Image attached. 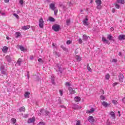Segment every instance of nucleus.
I'll list each match as a JSON object with an SVG mask.
<instances>
[{
	"label": "nucleus",
	"mask_w": 125,
	"mask_h": 125,
	"mask_svg": "<svg viewBox=\"0 0 125 125\" xmlns=\"http://www.w3.org/2000/svg\"><path fill=\"white\" fill-rule=\"evenodd\" d=\"M52 29L55 31V32H58L60 30V25L59 24H54L52 26Z\"/></svg>",
	"instance_id": "nucleus-1"
},
{
	"label": "nucleus",
	"mask_w": 125,
	"mask_h": 125,
	"mask_svg": "<svg viewBox=\"0 0 125 125\" xmlns=\"http://www.w3.org/2000/svg\"><path fill=\"white\" fill-rule=\"evenodd\" d=\"M44 21H43V19H42V18H41L39 20V27L42 29L43 28V23Z\"/></svg>",
	"instance_id": "nucleus-2"
},
{
	"label": "nucleus",
	"mask_w": 125,
	"mask_h": 125,
	"mask_svg": "<svg viewBox=\"0 0 125 125\" xmlns=\"http://www.w3.org/2000/svg\"><path fill=\"white\" fill-rule=\"evenodd\" d=\"M88 122H89V123H90V124H93L95 120L94 119V118L93 116H89L88 118Z\"/></svg>",
	"instance_id": "nucleus-3"
},
{
	"label": "nucleus",
	"mask_w": 125,
	"mask_h": 125,
	"mask_svg": "<svg viewBox=\"0 0 125 125\" xmlns=\"http://www.w3.org/2000/svg\"><path fill=\"white\" fill-rule=\"evenodd\" d=\"M68 89L70 94H75V93H76V91L75 90H73L72 87H68Z\"/></svg>",
	"instance_id": "nucleus-4"
},
{
	"label": "nucleus",
	"mask_w": 125,
	"mask_h": 125,
	"mask_svg": "<svg viewBox=\"0 0 125 125\" xmlns=\"http://www.w3.org/2000/svg\"><path fill=\"white\" fill-rule=\"evenodd\" d=\"M49 8L51 9V10H55L57 8L55 7V4L50 3L49 5Z\"/></svg>",
	"instance_id": "nucleus-5"
},
{
	"label": "nucleus",
	"mask_w": 125,
	"mask_h": 125,
	"mask_svg": "<svg viewBox=\"0 0 125 125\" xmlns=\"http://www.w3.org/2000/svg\"><path fill=\"white\" fill-rule=\"evenodd\" d=\"M35 121H36L35 117H33L32 118L28 119L27 121V123L28 124H32L33 123H35Z\"/></svg>",
	"instance_id": "nucleus-6"
},
{
	"label": "nucleus",
	"mask_w": 125,
	"mask_h": 125,
	"mask_svg": "<svg viewBox=\"0 0 125 125\" xmlns=\"http://www.w3.org/2000/svg\"><path fill=\"white\" fill-rule=\"evenodd\" d=\"M83 24L84 26H88V19L85 18L83 20Z\"/></svg>",
	"instance_id": "nucleus-7"
},
{
	"label": "nucleus",
	"mask_w": 125,
	"mask_h": 125,
	"mask_svg": "<svg viewBox=\"0 0 125 125\" xmlns=\"http://www.w3.org/2000/svg\"><path fill=\"white\" fill-rule=\"evenodd\" d=\"M119 82H120V83H123V82H124V75H123V74H119Z\"/></svg>",
	"instance_id": "nucleus-8"
},
{
	"label": "nucleus",
	"mask_w": 125,
	"mask_h": 125,
	"mask_svg": "<svg viewBox=\"0 0 125 125\" xmlns=\"http://www.w3.org/2000/svg\"><path fill=\"white\" fill-rule=\"evenodd\" d=\"M119 41H123L125 40V35H120L118 36Z\"/></svg>",
	"instance_id": "nucleus-9"
},
{
	"label": "nucleus",
	"mask_w": 125,
	"mask_h": 125,
	"mask_svg": "<svg viewBox=\"0 0 125 125\" xmlns=\"http://www.w3.org/2000/svg\"><path fill=\"white\" fill-rule=\"evenodd\" d=\"M102 104L103 106H104V107H105V108H107V107H108V106H110V105H111L110 104H107L105 101L103 102Z\"/></svg>",
	"instance_id": "nucleus-10"
},
{
	"label": "nucleus",
	"mask_w": 125,
	"mask_h": 125,
	"mask_svg": "<svg viewBox=\"0 0 125 125\" xmlns=\"http://www.w3.org/2000/svg\"><path fill=\"white\" fill-rule=\"evenodd\" d=\"M38 116L41 117V116H44V110L41 109L40 113H38Z\"/></svg>",
	"instance_id": "nucleus-11"
},
{
	"label": "nucleus",
	"mask_w": 125,
	"mask_h": 125,
	"mask_svg": "<svg viewBox=\"0 0 125 125\" xmlns=\"http://www.w3.org/2000/svg\"><path fill=\"white\" fill-rule=\"evenodd\" d=\"M109 115H110L111 117H112L113 120H115L116 119V115L115 114V112L111 111L109 113Z\"/></svg>",
	"instance_id": "nucleus-12"
},
{
	"label": "nucleus",
	"mask_w": 125,
	"mask_h": 125,
	"mask_svg": "<svg viewBox=\"0 0 125 125\" xmlns=\"http://www.w3.org/2000/svg\"><path fill=\"white\" fill-rule=\"evenodd\" d=\"M31 28L30 25H26L21 27V30H29Z\"/></svg>",
	"instance_id": "nucleus-13"
},
{
	"label": "nucleus",
	"mask_w": 125,
	"mask_h": 125,
	"mask_svg": "<svg viewBox=\"0 0 125 125\" xmlns=\"http://www.w3.org/2000/svg\"><path fill=\"white\" fill-rule=\"evenodd\" d=\"M102 41L104 42H105V43H107V44H110V42H109V41L107 40L106 38H105V37H102Z\"/></svg>",
	"instance_id": "nucleus-14"
},
{
	"label": "nucleus",
	"mask_w": 125,
	"mask_h": 125,
	"mask_svg": "<svg viewBox=\"0 0 125 125\" xmlns=\"http://www.w3.org/2000/svg\"><path fill=\"white\" fill-rule=\"evenodd\" d=\"M94 112V108H92L90 110H87L86 111V114H91Z\"/></svg>",
	"instance_id": "nucleus-15"
},
{
	"label": "nucleus",
	"mask_w": 125,
	"mask_h": 125,
	"mask_svg": "<svg viewBox=\"0 0 125 125\" xmlns=\"http://www.w3.org/2000/svg\"><path fill=\"white\" fill-rule=\"evenodd\" d=\"M2 50L4 53H6V52H7V50H8V47L5 46L3 47Z\"/></svg>",
	"instance_id": "nucleus-16"
},
{
	"label": "nucleus",
	"mask_w": 125,
	"mask_h": 125,
	"mask_svg": "<svg viewBox=\"0 0 125 125\" xmlns=\"http://www.w3.org/2000/svg\"><path fill=\"white\" fill-rule=\"evenodd\" d=\"M6 60L9 63H10L11 62V58H10V56H6L5 57Z\"/></svg>",
	"instance_id": "nucleus-17"
},
{
	"label": "nucleus",
	"mask_w": 125,
	"mask_h": 125,
	"mask_svg": "<svg viewBox=\"0 0 125 125\" xmlns=\"http://www.w3.org/2000/svg\"><path fill=\"white\" fill-rule=\"evenodd\" d=\"M75 59L76 60H77L78 62H81V60H82V58H81V57L79 55H76L75 56Z\"/></svg>",
	"instance_id": "nucleus-18"
},
{
	"label": "nucleus",
	"mask_w": 125,
	"mask_h": 125,
	"mask_svg": "<svg viewBox=\"0 0 125 125\" xmlns=\"http://www.w3.org/2000/svg\"><path fill=\"white\" fill-rule=\"evenodd\" d=\"M54 81H55L54 77L53 76H52L51 79V82L54 85H55V82Z\"/></svg>",
	"instance_id": "nucleus-19"
},
{
	"label": "nucleus",
	"mask_w": 125,
	"mask_h": 125,
	"mask_svg": "<svg viewBox=\"0 0 125 125\" xmlns=\"http://www.w3.org/2000/svg\"><path fill=\"white\" fill-rule=\"evenodd\" d=\"M19 48L20 49H21V51H23V52L27 51V49H25V48L22 46L20 45Z\"/></svg>",
	"instance_id": "nucleus-20"
},
{
	"label": "nucleus",
	"mask_w": 125,
	"mask_h": 125,
	"mask_svg": "<svg viewBox=\"0 0 125 125\" xmlns=\"http://www.w3.org/2000/svg\"><path fill=\"white\" fill-rule=\"evenodd\" d=\"M25 111H26V108L24 106H22L19 108L20 112H25Z\"/></svg>",
	"instance_id": "nucleus-21"
},
{
	"label": "nucleus",
	"mask_w": 125,
	"mask_h": 125,
	"mask_svg": "<svg viewBox=\"0 0 125 125\" xmlns=\"http://www.w3.org/2000/svg\"><path fill=\"white\" fill-rule=\"evenodd\" d=\"M107 40H109V41H114L113 37L111 35H107Z\"/></svg>",
	"instance_id": "nucleus-22"
},
{
	"label": "nucleus",
	"mask_w": 125,
	"mask_h": 125,
	"mask_svg": "<svg viewBox=\"0 0 125 125\" xmlns=\"http://www.w3.org/2000/svg\"><path fill=\"white\" fill-rule=\"evenodd\" d=\"M24 95L25 98H29L30 97V93L29 92H26Z\"/></svg>",
	"instance_id": "nucleus-23"
},
{
	"label": "nucleus",
	"mask_w": 125,
	"mask_h": 125,
	"mask_svg": "<svg viewBox=\"0 0 125 125\" xmlns=\"http://www.w3.org/2000/svg\"><path fill=\"white\" fill-rule=\"evenodd\" d=\"M95 2L97 5L102 4V1L101 0H95Z\"/></svg>",
	"instance_id": "nucleus-24"
},
{
	"label": "nucleus",
	"mask_w": 125,
	"mask_h": 125,
	"mask_svg": "<svg viewBox=\"0 0 125 125\" xmlns=\"http://www.w3.org/2000/svg\"><path fill=\"white\" fill-rule=\"evenodd\" d=\"M20 36H21V33L20 32H16L15 38H16V39H18V37H20Z\"/></svg>",
	"instance_id": "nucleus-25"
},
{
	"label": "nucleus",
	"mask_w": 125,
	"mask_h": 125,
	"mask_svg": "<svg viewBox=\"0 0 125 125\" xmlns=\"http://www.w3.org/2000/svg\"><path fill=\"white\" fill-rule=\"evenodd\" d=\"M21 63H22V59H19L17 62V64H18L19 66H21Z\"/></svg>",
	"instance_id": "nucleus-26"
},
{
	"label": "nucleus",
	"mask_w": 125,
	"mask_h": 125,
	"mask_svg": "<svg viewBox=\"0 0 125 125\" xmlns=\"http://www.w3.org/2000/svg\"><path fill=\"white\" fill-rule=\"evenodd\" d=\"M83 41H87L88 40V37L86 35H83Z\"/></svg>",
	"instance_id": "nucleus-27"
},
{
	"label": "nucleus",
	"mask_w": 125,
	"mask_h": 125,
	"mask_svg": "<svg viewBox=\"0 0 125 125\" xmlns=\"http://www.w3.org/2000/svg\"><path fill=\"white\" fill-rule=\"evenodd\" d=\"M74 100L76 102H79V101H81V98L80 97H75Z\"/></svg>",
	"instance_id": "nucleus-28"
},
{
	"label": "nucleus",
	"mask_w": 125,
	"mask_h": 125,
	"mask_svg": "<svg viewBox=\"0 0 125 125\" xmlns=\"http://www.w3.org/2000/svg\"><path fill=\"white\" fill-rule=\"evenodd\" d=\"M61 48H62L64 51H66V52H68L69 51V50H68L67 48L64 47V46H63V45H61Z\"/></svg>",
	"instance_id": "nucleus-29"
},
{
	"label": "nucleus",
	"mask_w": 125,
	"mask_h": 125,
	"mask_svg": "<svg viewBox=\"0 0 125 125\" xmlns=\"http://www.w3.org/2000/svg\"><path fill=\"white\" fill-rule=\"evenodd\" d=\"M117 2L121 4H125V0H117Z\"/></svg>",
	"instance_id": "nucleus-30"
},
{
	"label": "nucleus",
	"mask_w": 125,
	"mask_h": 125,
	"mask_svg": "<svg viewBox=\"0 0 125 125\" xmlns=\"http://www.w3.org/2000/svg\"><path fill=\"white\" fill-rule=\"evenodd\" d=\"M11 123H12V124H13V125H14V124L16 123V119L11 118Z\"/></svg>",
	"instance_id": "nucleus-31"
},
{
	"label": "nucleus",
	"mask_w": 125,
	"mask_h": 125,
	"mask_svg": "<svg viewBox=\"0 0 125 125\" xmlns=\"http://www.w3.org/2000/svg\"><path fill=\"white\" fill-rule=\"evenodd\" d=\"M72 108L75 110H77V109H79V105L77 104H74Z\"/></svg>",
	"instance_id": "nucleus-32"
},
{
	"label": "nucleus",
	"mask_w": 125,
	"mask_h": 125,
	"mask_svg": "<svg viewBox=\"0 0 125 125\" xmlns=\"http://www.w3.org/2000/svg\"><path fill=\"white\" fill-rule=\"evenodd\" d=\"M49 21L50 22H54L55 21V20L53 18H52V17H49Z\"/></svg>",
	"instance_id": "nucleus-33"
},
{
	"label": "nucleus",
	"mask_w": 125,
	"mask_h": 125,
	"mask_svg": "<svg viewBox=\"0 0 125 125\" xmlns=\"http://www.w3.org/2000/svg\"><path fill=\"white\" fill-rule=\"evenodd\" d=\"M96 8H97V9H99V10H100L102 8V6L101 5V4L97 5V7H96Z\"/></svg>",
	"instance_id": "nucleus-34"
},
{
	"label": "nucleus",
	"mask_w": 125,
	"mask_h": 125,
	"mask_svg": "<svg viewBox=\"0 0 125 125\" xmlns=\"http://www.w3.org/2000/svg\"><path fill=\"white\" fill-rule=\"evenodd\" d=\"M114 5H115L116 8H117V9H120V5H119L118 3H115L114 4Z\"/></svg>",
	"instance_id": "nucleus-35"
},
{
	"label": "nucleus",
	"mask_w": 125,
	"mask_h": 125,
	"mask_svg": "<svg viewBox=\"0 0 125 125\" xmlns=\"http://www.w3.org/2000/svg\"><path fill=\"white\" fill-rule=\"evenodd\" d=\"M112 103L114 104V105H117L118 104V101L115 100H113L112 101Z\"/></svg>",
	"instance_id": "nucleus-36"
},
{
	"label": "nucleus",
	"mask_w": 125,
	"mask_h": 125,
	"mask_svg": "<svg viewBox=\"0 0 125 125\" xmlns=\"http://www.w3.org/2000/svg\"><path fill=\"white\" fill-rule=\"evenodd\" d=\"M54 12V15H57V13H58V9H55V10H53Z\"/></svg>",
	"instance_id": "nucleus-37"
},
{
	"label": "nucleus",
	"mask_w": 125,
	"mask_h": 125,
	"mask_svg": "<svg viewBox=\"0 0 125 125\" xmlns=\"http://www.w3.org/2000/svg\"><path fill=\"white\" fill-rule=\"evenodd\" d=\"M87 69L90 72H91V68H90V66H89V64L88 63L87 64Z\"/></svg>",
	"instance_id": "nucleus-38"
},
{
	"label": "nucleus",
	"mask_w": 125,
	"mask_h": 125,
	"mask_svg": "<svg viewBox=\"0 0 125 125\" xmlns=\"http://www.w3.org/2000/svg\"><path fill=\"white\" fill-rule=\"evenodd\" d=\"M65 85L66 86H71V83L69 82H67L65 83Z\"/></svg>",
	"instance_id": "nucleus-39"
},
{
	"label": "nucleus",
	"mask_w": 125,
	"mask_h": 125,
	"mask_svg": "<svg viewBox=\"0 0 125 125\" xmlns=\"http://www.w3.org/2000/svg\"><path fill=\"white\" fill-rule=\"evenodd\" d=\"M57 67H58V69H59V71H61V65L59 64H57Z\"/></svg>",
	"instance_id": "nucleus-40"
},
{
	"label": "nucleus",
	"mask_w": 125,
	"mask_h": 125,
	"mask_svg": "<svg viewBox=\"0 0 125 125\" xmlns=\"http://www.w3.org/2000/svg\"><path fill=\"white\" fill-rule=\"evenodd\" d=\"M49 114V111H46V110H44V116H48V115Z\"/></svg>",
	"instance_id": "nucleus-41"
},
{
	"label": "nucleus",
	"mask_w": 125,
	"mask_h": 125,
	"mask_svg": "<svg viewBox=\"0 0 125 125\" xmlns=\"http://www.w3.org/2000/svg\"><path fill=\"white\" fill-rule=\"evenodd\" d=\"M13 16H15V17H16V18H17V19H19V16H18V15H17V14L14 13L13 14Z\"/></svg>",
	"instance_id": "nucleus-42"
},
{
	"label": "nucleus",
	"mask_w": 125,
	"mask_h": 125,
	"mask_svg": "<svg viewBox=\"0 0 125 125\" xmlns=\"http://www.w3.org/2000/svg\"><path fill=\"white\" fill-rule=\"evenodd\" d=\"M71 22V21H70V19H67L66 20V24L67 26H69L70 25V22Z\"/></svg>",
	"instance_id": "nucleus-43"
},
{
	"label": "nucleus",
	"mask_w": 125,
	"mask_h": 125,
	"mask_svg": "<svg viewBox=\"0 0 125 125\" xmlns=\"http://www.w3.org/2000/svg\"><path fill=\"white\" fill-rule=\"evenodd\" d=\"M105 79L106 80H109V79H110V75L109 74L105 75Z\"/></svg>",
	"instance_id": "nucleus-44"
},
{
	"label": "nucleus",
	"mask_w": 125,
	"mask_h": 125,
	"mask_svg": "<svg viewBox=\"0 0 125 125\" xmlns=\"http://www.w3.org/2000/svg\"><path fill=\"white\" fill-rule=\"evenodd\" d=\"M55 54H56V56H57V57H60V53H59L57 52H55Z\"/></svg>",
	"instance_id": "nucleus-45"
},
{
	"label": "nucleus",
	"mask_w": 125,
	"mask_h": 125,
	"mask_svg": "<svg viewBox=\"0 0 125 125\" xmlns=\"http://www.w3.org/2000/svg\"><path fill=\"white\" fill-rule=\"evenodd\" d=\"M1 74H2L3 75H5L6 72H5V69L0 70Z\"/></svg>",
	"instance_id": "nucleus-46"
},
{
	"label": "nucleus",
	"mask_w": 125,
	"mask_h": 125,
	"mask_svg": "<svg viewBox=\"0 0 125 125\" xmlns=\"http://www.w3.org/2000/svg\"><path fill=\"white\" fill-rule=\"evenodd\" d=\"M2 70H4V65H3L0 66V70L1 71Z\"/></svg>",
	"instance_id": "nucleus-47"
},
{
	"label": "nucleus",
	"mask_w": 125,
	"mask_h": 125,
	"mask_svg": "<svg viewBox=\"0 0 125 125\" xmlns=\"http://www.w3.org/2000/svg\"><path fill=\"white\" fill-rule=\"evenodd\" d=\"M100 98H101V100H105V97L103 95H101L100 96Z\"/></svg>",
	"instance_id": "nucleus-48"
},
{
	"label": "nucleus",
	"mask_w": 125,
	"mask_h": 125,
	"mask_svg": "<svg viewBox=\"0 0 125 125\" xmlns=\"http://www.w3.org/2000/svg\"><path fill=\"white\" fill-rule=\"evenodd\" d=\"M117 61H118L117 60V59H113L112 60V62L113 63H117Z\"/></svg>",
	"instance_id": "nucleus-49"
},
{
	"label": "nucleus",
	"mask_w": 125,
	"mask_h": 125,
	"mask_svg": "<svg viewBox=\"0 0 125 125\" xmlns=\"http://www.w3.org/2000/svg\"><path fill=\"white\" fill-rule=\"evenodd\" d=\"M38 62H40V63H43V61L42 59H39Z\"/></svg>",
	"instance_id": "nucleus-50"
},
{
	"label": "nucleus",
	"mask_w": 125,
	"mask_h": 125,
	"mask_svg": "<svg viewBox=\"0 0 125 125\" xmlns=\"http://www.w3.org/2000/svg\"><path fill=\"white\" fill-rule=\"evenodd\" d=\"M34 58H35V57L33 55L30 56V59L31 60H34Z\"/></svg>",
	"instance_id": "nucleus-51"
},
{
	"label": "nucleus",
	"mask_w": 125,
	"mask_h": 125,
	"mask_svg": "<svg viewBox=\"0 0 125 125\" xmlns=\"http://www.w3.org/2000/svg\"><path fill=\"white\" fill-rule=\"evenodd\" d=\"M27 76L28 79H30V73L29 72V71H27Z\"/></svg>",
	"instance_id": "nucleus-52"
},
{
	"label": "nucleus",
	"mask_w": 125,
	"mask_h": 125,
	"mask_svg": "<svg viewBox=\"0 0 125 125\" xmlns=\"http://www.w3.org/2000/svg\"><path fill=\"white\" fill-rule=\"evenodd\" d=\"M71 42H72L70 40H68L66 42V43L67 44H71Z\"/></svg>",
	"instance_id": "nucleus-53"
},
{
	"label": "nucleus",
	"mask_w": 125,
	"mask_h": 125,
	"mask_svg": "<svg viewBox=\"0 0 125 125\" xmlns=\"http://www.w3.org/2000/svg\"><path fill=\"white\" fill-rule=\"evenodd\" d=\"M20 3L22 5L24 3L23 0H20Z\"/></svg>",
	"instance_id": "nucleus-54"
},
{
	"label": "nucleus",
	"mask_w": 125,
	"mask_h": 125,
	"mask_svg": "<svg viewBox=\"0 0 125 125\" xmlns=\"http://www.w3.org/2000/svg\"><path fill=\"white\" fill-rule=\"evenodd\" d=\"M115 12H116V9L113 8L112 9V13H115Z\"/></svg>",
	"instance_id": "nucleus-55"
},
{
	"label": "nucleus",
	"mask_w": 125,
	"mask_h": 125,
	"mask_svg": "<svg viewBox=\"0 0 125 125\" xmlns=\"http://www.w3.org/2000/svg\"><path fill=\"white\" fill-rule=\"evenodd\" d=\"M78 42H79V43H83V40H82L81 39H79V40H78Z\"/></svg>",
	"instance_id": "nucleus-56"
},
{
	"label": "nucleus",
	"mask_w": 125,
	"mask_h": 125,
	"mask_svg": "<svg viewBox=\"0 0 125 125\" xmlns=\"http://www.w3.org/2000/svg\"><path fill=\"white\" fill-rule=\"evenodd\" d=\"M59 92L61 95V96H62V95H63V91L62 90H59Z\"/></svg>",
	"instance_id": "nucleus-57"
},
{
	"label": "nucleus",
	"mask_w": 125,
	"mask_h": 125,
	"mask_svg": "<svg viewBox=\"0 0 125 125\" xmlns=\"http://www.w3.org/2000/svg\"><path fill=\"white\" fill-rule=\"evenodd\" d=\"M76 125H81V121H78L76 123Z\"/></svg>",
	"instance_id": "nucleus-58"
},
{
	"label": "nucleus",
	"mask_w": 125,
	"mask_h": 125,
	"mask_svg": "<svg viewBox=\"0 0 125 125\" xmlns=\"http://www.w3.org/2000/svg\"><path fill=\"white\" fill-rule=\"evenodd\" d=\"M38 125H44V123L43 122H40Z\"/></svg>",
	"instance_id": "nucleus-59"
},
{
	"label": "nucleus",
	"mask_w": 125,
	"mask_h": 125,
	"mask_svg": "<svg viewBox=\"0 0 125 125\" xmlns=\"http://www.w3.org/2000/svg\"><path fill=\"white\" fill-rule=\"evenodd\" d=\"M60 107H61V108H63V109L67 108V107H66V106H65L64 105H61Z\"/></svg>",
	"instance_id": "nucleus-60"
},
{
	"label": "nucleus",
	"mask_w": 125,
	"mask_h": 125,
	"mask_svg": "<svg viewBox=\"0 0 125 125\" xmlns=\"http://www.w3.org/2000/svg\"><path fill=\"white\" fill-rule=\"evenodd\" d=\"M4 1L5 3H8V2H9V0H4Z\"/></svg>",
	"instance_id": "nucleus-61"
},
{
	"label": "nucleus",
	"mask_w": 125,
	"mask_h": 125,
	"mask_svg": "<svg viewBox=\"0 0 125 125\" xmlns=\"http://www.w3.org/2000/svg\"><path fill=\"white\" fill-rule=\"evenodd\" d=\"M52 46L54 47V48H57V47L56 46H55V44H54V43H53L52 44Z\"/></svg>",
	"instance_id": "nucleus-62"
},
{
	"label": "nucleus",
	"mask_w": 125,
	"mask_h": 125,
	"mask_svg": "<svg viewBox=\"0 0 125 125\" xmlns=\"http://www.w3.org/2000/svg\"><path fill=\"white\" fill-rule=\"evenodd\" d=\"M123 103L125 104V97L122 99Z\"/></svg>",
	"instance_id": "nucleus-63"
},
{
	"label": "nucleus",
	"mask_w": 125,
	"mask_h": 125,
	"mask_svg": "<svg viewBox=\"0 0 125 125\" xmlns=\"http://www.w3.org/2000/svg\"><path fill=\"white\" fill-rule=\"evenodd\" d=\"M1 15H2V16H5V13H1Z\"/></svg>",
	"instance_id": "nucleus-64"
}]
</instances>
